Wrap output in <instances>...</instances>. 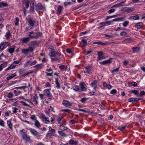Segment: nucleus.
Masks as SVG:
<instances>
[{"mask_svg": "<svg viewBox=\"0 0 145 145\" xmlns=\"http://www.w3.org/2000/svg\"><path fill=\"white\" fill-rule=\"evenodd\" d=\"M38 29H36V31H38ZM28 36L31 39H37L40 37L42 35V34L40 32L37 31L35 32L34 31H31L29 32Z\"/></svg>", "mask_w": 145, "mask_h": 145, "instance_id": "1", "label": "nucleus"}, {"mask_svg": "<svg viewBox=\"0 0 145 145\" xmlns=\"http://www.w3.org/2000/svg\"><path fill=\"white\" fill-rule=\"evenodd\" d=\"M21 134L23 138L25 140L26 142H29L30 143L32 142V140L30 139V137L25 132L23 131V130H22L20 131Z\"/></svg>", "mask_w": 145, "mask_h": 145, "instance_id": "2", "label": "nucleus"}, {"mask_svg": "<svg viewBox=\"0 0 145 145\" xmlns=\"http://www.w3.org/2000/svg\"><path fill=\"white\" fill-rule=\"evenodd\" d=\"M22 53L25 55H27L30 52H32L34 50V48L31 47H29L26 49H22Z\"/></svg>", "mask_w": 145, "mask_h": 145, "instance_id": "3", "label": "nucleus"}, {"mask_svg": "<svg viewBox=\"0 0 145 145\" xmlns=\"http://www.w3.org/2000/svg\"><path fill=\"white\" fill-rule=\"evenodd\" d=\"M134 10V8L133 7H124L122 9V11L127 13H130Z\"/></svg>", "mask_w": 145, "mask_h": 145, "instance_id": "4", "label": "nucleus"}, {"mask_svg": "<svg viewBox=\"0 0 145 145\" xmlns=\"http://www.w3.org/2000/svg\"><path fill=\"white\" fill-rule=\"evenodd\" d=\"M80 91H86L87 88L86 87L87 86L84 82H80Z\"/></svg>", "mask_w": 145, "mask_h": 145, "instance_id": "5", "label": "nucleus"}, {"mask_svg": "<svg viewBox=\"0 0 145 145\" xmlns=\"http://www.w3.org/2000/svg\"><path fill=\"white\" fill-rule=\"evenodd\" d=\"M50 53L51 54V57H59L61 56L60 52L58 51H53L50 52Z\"/></svg>", "mask_w": 145, "mask_h": 145, "instance_id": "6", "label": "nucleus"}, {"mask_svg": "<svg viewBox=\"0 0 145 145\" xmlns=\"http://www.w3.org/2000/svg\"><path fill=\"white\" fill-rule=\"evenodd\" d=\"M9 44L10 43L8 42H2L1 44L0 49L1 50H3L5 48L9 45Z\"/></svg>", "mask_w": 145, "mask_h": 145, "instance_id": "7", "label": "nucleus"}, {"mask_svg": "<svg viewBox=\"0 0 145 145\" xmlns=\"http://www.w3.org/2000/svg\"><path fill=\"white\" fill-rule=\"evenodd\" d=\"M40 115L42 119L43 120V122L45 123H48L50 122L48 118L44 114L41 113Z\"/></svg>", "mask_w": 145, "mask_h": 145, "instance_id": "8", "label": "nucleus"}, {"mask_svg": "<svg viewBox=\"0 0 145 145\" xmlns=\"http://www.w3.org/2000/svg\"><path fill=\"white\" fill-rule=\"evenodd\" d=\"M92 69V68L91 67L87 66L84 68L83 71L84 73H87L88 74H90L91 72Z\"/></svg>", "mask_w": 145, "mask_h": 145, "instance_id": "9", "label": "nucleus"}, {"mask_svg": "<svg viewBox=\"0 0 145 145\" xmlns=\"http://www.w3.org/2000/svg\"><path fill=\"white\" fill-rule=\"evenodd\" d=\"M62 104L63 105L66 107H69L72 106V103L71 102H70L66 100H63L62 102Z\"/></svg>", "mask_w": 145, "mask_h": 145, "instance_id": "10", "label": "nucleus"}, {"mask_svg": "<svg viewBox=\"0 0 145 145\" xmlns=\"http://www.w3.org/2000/svg\"><path fill=\"white\" fill-rule=\"evenodd\" d=\"M50 89H45L44 91V94L45 95L49 97H51L52 96V95L50 92Z\"/></svg>", "mask_w": 145, "mask_h": 145, "instance_id": "11", "label": "nucleus"}, {"mask_svg": "<svg viewBox=\"0 0 145 145\" xmlns=\"http://www.w3.org/2000/svg\"><path fill=\"white\" fill-rule=\"evenodd\" d=\"M7 123L9 128L10 129V130L12 131V130L13 125L11 122V120L10 119L7 120Z\"/></svg>", "mask_w": 145, "mask_h": 145, "instance_id": "12", "label": "nucleus"}, {"mask_svg": "<svg viewBox=\"0 0 145 145\" xmlns=\"http://www.w3.org/2000/svg\"><path fill=\"white\" fill-rule=\"evenodd\" d=\"M30 38L29 37H24L21 39V40L23 43L27 44L30 40Z\"/></svg>", "mask_w": 145, "mask_h": 145, "instance_id": "13", "label": "nucleus"}, {"mask_svg": "<svg viewBox=\"0 0 145 145\" xmlns=\"http://www.w3.org/2000/svg\"><path fill=\"white\" fill-rule=\"evenodd\" d=\"M38 97L37 95H35L33 96V101L34 102V105H36L39 104V102L38 101Z\"/></svg>", "mask_w": 145, "mask_h": 145, "instance_id": "14", "label": "nucleus"}, {"mask_svg": "<svg viewBox=\"0 0 145 145\" xmlns=\"http://www.w3.org/2000/svg\"><path fill=\"white\" fill-rule=\"evenodd\" d=\"M69 142L71 145H78V142L77 141L71 139L69 141Z\"/></svg>", "mask_w": 145, "mask_h": 145, "instance_id": "15", "label": "nucleus"}, {"mask_svg": "<svg viewBox=\"0 0 145 145\" xmlns=\"http://www.w3.org/2000/svg\"><path fill=\"white\" fill-rule=\"evenodd\" d=\"M29 24L30 26L31 27V29L32 28V27L34 25L35 22L32 19H30L28 21Z\"/></svg>", "mask_w": 145, "mask_h": 145, "instance_id": "16", "label": "nucleus"}, {"mask_svg": "<svg viewBox=\"0 0 145 145\" xmlns=\"http://www.w3.org/2000/svg\"><path fill=\"white\" fill-rule=\"evenodd\" d=\"M112 58H110L109 59L102 62L101 63L103 65H105L108 63H110L112 62Z\"/></svg>", "mask_w": 145, "mask_h": 145, "instance_id": "17", "label": "nucleus"}, {"mask_svg": "<svg viewBox=\"0 0 145 145\" xmlns=\"http://www.w3.org/2000/svg\"><path fill=\"white\" fill-rule=\"evenodd\" d=\"M29 130L31 133L33 135H38L39 133L35 130L32 129H30Z\"/></svg>", "mask_w": 145, "mask_h": 145, "instance_id": "18", "label": "nucleus"}, {"mask_svg": "<svg viewBox=\"0 0 145 145\" xmlns=\"http://www.w3.org/2000/svg\"><path fill=\"white\" fill-rule=\"evenodd\" d=\"M139 19V16L138 15H135L130 17L129 19L130 20H138Z\"/></svg>", "mask_w": 145, "mask_h": 145, "instance_id": "19", "label": "nucleus"}, {"mask_svg": "<svg viewBox=\"0 0 145 145\" xmlns=\"http://www.w3.org/2000/svg\"><path fill=\"white\" fill-rule=\"evenodd\" d=\"M132 49L134 53H138L139 52V48L138 47H134L132 48Z\"/></svg>", "mask_w": 145, "mask_h": 145, "instance_id": "20", "label": "nucleus"}, {"mask_svg": "<svg viewBox=\"0 0 145 145\" xmlns=\"http://www.w3.org/2000/svg\"><path fill=\"white\" fill-rule=\"evenodd\" d=\"M16 65L14 64V63H13L11 64L9 67L7 68L5 70L8 71L11 69H13L15 68L16 67Z\"/></svg>", "mask_w": 145, "mask_h": 145, "instance_id": "21", "label": "nucleus"}, {"mask_svg": "<svg viewBox=\"0 0 145 145\" xmlns=\"http://www.w3.org/2000/svg\"><path fill=\"white\" fill-rule=\"evenodd\" d=\"M16 72H15L14 74H12L11 75L7 77L6 78L7 80H9L13 78L16 76Z\"/></svg>", "mask_w": 145, "mask_h": 145, "instance_id": "22", "label": "nucleus"}, {"mask_svg": "<svg viewBox=\"0 0 145 145\" xmlns=\"http://www.w3.org/2000/svg\"><path fill=\"white\" fill-rule=\"evenodd\" d=\"M139 100L140 99L138 98H131L128 99V101L129 102H133L139 101Z\"/></svg>", "mask_w": 145, "mask_h": 145, "instance_id": "23", "label": "nucleus"}, {"mask_svg": "<svg viewBox=\"0 0 145 145\" xmlns=\"http://www.w3.org/2000/svg\"><path fill=\"white\" fill-rule=\"evenodd\" d=\"M55 83L56 85V87L57 89L60 88V85L58 82V78H55Z\"/></svg>", "mask_w": 145, "mask_h": 145, "instance_id": "24", "label": "nucleus"}, {"mask_svg": "<svg viewBox=\"0 0 145 145\" xmlns=\"http://www.w3.org/2000/svg\"><path fill=\"white\" fill-rule=\"evenodd\" d=\"M30 83L29 84L28 86H23L20 87H16L15 88L17 89H25L27 88L28 87H30Z\"/></svg>", "mask_w": 145, "mask_h": 145, "instance_id": "25", "label": "nucleus"}, {"mask_svg": "<svg viewBox=\"0 0 145 145\" xmlns=\"http://www.w3.org/2000/svg\"><path fill=\"white\" fill-rule=\"evenodd\" d=\"M24 1L25 4V7L26 8H28L29 7V4L30 3L31 1L29 0H26Z\"/></svg>", "mask_w": 145, "mask_h": 145, "instance_id": "26", "label": "nucleus"}, {"mask_svg": "<svg viewBox=\"0 0 145 145\" xmlns=\"http://www.w3.org/2000/svg\"><path fill=\"white\" fill-rule=\"evenodd\" d=\"M34 125L37 127L38 128H39L41 126L40 123L37 120H36L35 121Z\"/></svg>", "mask_w": 145, "mask_h": 145, "instance_id": "27", "label": "nucleus"}, {"mask_svg": "<svg viewBox=\"0 0 145 145\" xmlns=\"http://www.w3.org/2000/svg\"><path fill=\"white\" fill-rule=\"evenodd\" d=\"M20 103H21L23 105H24L25 106H28V107L30 108H31L29 105L27 104L26 103L24 102L21 101L20 102Z\"/></svg>", "mask_w": 145, "mask_h": 145, "instance_id": "28", "label": "nucleus"}, {"mask_svg": "<svg viewBox=\"0 0 145 145\" xmlns=\"http://www.w3.org/2000/svg\"><path fill=\"white\" fill-rule=\"evenodd\" d=\"M124 3V1H122L120 2V3L118 4H117L116 5H114L113 6L111 7V8L113 7H117L120 6H121L123 5H122V4Z\"/></svg>", "mask_w": 145, "mask_h": 145, "instance_id": "29", "label": "nucleus"}, {"mask_svg": "<svg viewBox=\"0 0 145 145\" xmlns=\"http://www.w3.org/2000/svg\"><path fill=\"white\" fill-rule=\"evenodd\" d=\"M143 24L141 22H139L136 24V25L138 29H140L142 26Z\"/></svg>", "mask_w": 145, "mask_h": 145, "instance_id": "30", "label": "nucleus"}, {"mask_svg": "<svg viewBox=\"0 0 145 145\" xmlns=\"http://www.w3.org/2000/svg\"><path fill=\"white\" fill-rule=\"evenodd\" d=\"M63 8L61 5H59L57 11V12L59 13V14H60L63 10Z\"/></svg>", "mask_w": 145, "mask_h": 145, "instance_id": "31", "label": "nucleus"}, {"mask_svg": "<svg viewBox=\"0 0 145 145\" xmlns=\"http://www.w3.org/2000/svg\"><path fill=\"white\" fill-rule=\"evenodd\" d=\"M58 132L59 134L62 137H65L66 136V134L62 131H58Z\"/></svg>", "mask_w": 145, "mask_h": 145, "instance_id": "32", "label": "nucleus"}, {"mask_svg": "<svg viewBox=\"0 0 145 145\" xmlns=\"http://www.w3.org/2000/svg\"><path fill=\"white\" fill-rule=\"evenodd\" d=\"M7 4L6 3H4L2 2H0V8L3 7H6L8 6Z\"/></svg>", "mask_w": 145, "mask_h": 145, "instance_id": "33", "label": "nucleus"}, {"mask_svg": "<svg viewBox=\"0 0 145 145\" xmlns=\"http://www.w3.org/2000/svg\"><path fill=\"white\" fill-rule=\"evenodd\" d=\"M73 89L77 91H80V88L79 86H75L73 87Z\"/></svg>", "mask_w": 145, "mask_h": 145, "instance_id": "34", "label": "nucleus"}, {"mask_svg": "<svg viewBox=\"0 0 145 145\" xmlns=\"http://www.w3.org/2000/svg\"><path fill=\"white\" fill-rule=\"evenodd\" d=\"M15 49V48H11L8 50L7 51L9 53L12 54L13 53Z\"/></svg>", "mask_w": 145, "mask_h": 145, "instance_id": "35", "label": "nucleus"}, {"mask_svg": "<svg viewBox=\"0 0 145 145\" xmlns=\"http://www.w3.org/2000/svg\"><path fill=\"white\" fill-rule=\"evenodd\" d=\"M132 41V39L131 38H128L125 39L123 40L124 42H130Z\"/></svg>", "mask_w": 145, "mask_h": 145, "instance_id": "36", "label": "nucleus"}, {"mask_svg": "<svg viewBox=\"0 0 145 145\" xmlns=\"http://www.w3.org/2000/svg\"><path fill=\"white\" fill-rule=\"evenodd\" d=\"M42 64H38L36 65L34 67L37 69H39L42 68Z\"/></svg>", "mask_w": 145, "mask_h": 145, "instance_id": "37", "label": "nucleus"}, {"mask_svg": "<svg viewBox=\"0 0 145 145\" xmlns=\"http://www.w3.org/2000/svg\"><path fill=\"white\" fill-rule=\"evenodd\" d=\"M59 68L61 69H63L66 71L67 69V66L66 65H60L59 66Z\"/></svg>", "mask_w": 145, "mask_h": 145, "instance_id": "38", "label": "nucleus"}, {"mask_svg": "<svg viewBox=\"0 0 145 145\" xmlns=\"http://www.w3.org/2000/svg\"><path fill=\"white\" fill-rule=\"evenodd\" d=\"M60 129L62 130H67V128L66 127H65L62 125H60L59 127Z\"/></svg>", "mask_w": 145, "mask_h": 145, "instance_id": "39", "label": "nucleus"}, {"mask_svg": "<svg viewBox=\"0 0 145 145\" xmlns=\"http://www.w3.org/2000/svg\"><path fill=\"white\" fill-rule=\"evenodd\" d=\"M131 92L132 93H134L135 95L138 96L139 95L138 93V91L137 90H133L131 91Z\"/></svg>", "mask_w": 145, "mask_h": 145, "instance_id": "40", "label": "nucleus"}, {"mask_svg": "<svg viewBox=\"0 0 145 145\" xmlns=\"http://www.w3.org/2000/svg\"><path fill=\"white\" fill-rule=\"evenodd\" d=\"M31 61H28L27 62L25 63L24 64L25 67H27L29 65L31 66Z\"/></svg>", "mask_w": 145, "mask_h": 145, "instance_id": "41", "label": "nucleus"}, {"mask_svg": "<svg viewBox=\"0 0 145 145\" xmlns=\"http://www.w3.org/2000/svg\"><path fill=\"white\" fill-rule=\"evenodd\" d=\"M0 126L2 127L5 126V122L4 121L0 118Z\"/></svg>", "mask_w": 145, "mask_h": 145, "instance_id": "42", "label": "nucleus"}, {"mask_svg": "<svg viewBox=\"0 0 145 145\" xmlns=\"http://www.w3.org/2000/svg\"><path fill=\"white\" fill-rule=\"evenodd\" d=\"M10 35V32L9 30H8L6 33V34L5 35V37L7 39L9 38Z\"/></svg>", "mask_w": 145, "mask_h": 145, "instance_id": "43", "label": "nucleus"}, {"mask_svg": "<svg viewBox=\"0 0 145 145\" xmlns=\"http://www.w3.org/2000/svg\"><path fill=\"white\" fill-rule=\"evenodd\" d=\"M13 96L14 95L12 93L9 92L7 95V97L9 98H10L13 97Z\"/></svg>", "mask_w": 145, "mask_h": 145, "instance_id": "44", "label": "nucleus"}, {"mask_svg": "<svg viewBox=\"0 0 145 145\" xmlns=\"http://www.w3.org/2000/svg\"><path fill=\"white\" fill-rule=\"evenodd\" d=\"M30 118L31 120L33 121H36V120H37L36 119V116L34 115H31Z\"/></svg>", "mask_w": 145, "mask_h": 145, "instance_id": "45", "label": "nucleus"}, {"mask_svg": "<svg viewBox=\"0 0 145 145\" xmlns=\"http://www.w3.org/2000/svg\"><path fill=\"white\" fill-rule=\"evenodd\" d=\"M7 63L6 62H3V63L0 65V66L1 67L2 69L3 67H5L7 65Z\"/></svg>", "mask_w": 145, "mask_h": 145, "instance_id": "46", "label": "nucleus"}, {"mask_svg": "<svg viewBox=\"0 0 145 145\" xmlns=\"http://www.w3.org/2000/svg\"><path fill=\"white\" fill-rule=\"evenodd\" d=\"M51 59L52 61H58L59 62V60H60V58L59 57H56V58H51Z\"/></svg>", "mask_w": 145, "mask_h": 145, "instance_id": "47", "label": "nucleus"}, {"mask_svg": "<svg viewBox=\"0 0 145 145\" xmlns=\"http://www.w3.org/2000/svg\"><path fill=\"white\" fill-rule=\"evenodd\" d=\"M49 130L48 131V132L47 134L48 135V134H49L50 133H51L50 131H52V132H55V130L54 129H52V128L51 127H49Z\"/></svg>", "mask_w": 145, "mask_h": 145, "instance_id": "48", "label": "nucleus"}, {"mask_svg": "<svg viewBox=\"0 0 145 145\" xmlns=\"http://www.w3.org/2000/svg\"><path fill=\"white\" fill-rule=\"evenodd\" d=\"M82 42L83 43V46H86L87 45V42L86 40L84 39H82Z\"/></svg>", "mask_w": 145, "mask_h": 145, "instance_id": "49", "label": "nucleus"}, {"mask_svg": "<svg viewBox=\"0 0 145 145\" xmlns=\"http://www.w3.org/2000/svg\"><path fill=\"white\" fill-rule=\"evenodd\" d=\"M37 6L40 9H42L43 8V6L40 3H38Z\"/></svg>", "mask_w": 145, "mask_h": 145, "instance_id": "50", "label": "nucleus"}, {"mask_svg": "<svg viewBox=\"0 0 145 145\" xmlns=\"http://www.w3.org/2000/svg\"><path fill=\"white\" fill-rule=\"evenodd\" d=\"M129 22L128 21H125L123 23V25L124 27H126L127 26V25L129 23Z\"/></svg>", "mask_w": 145, "mask_h": 145, "instance_id": "51", "label": "nucleus"}, {"mask_svg": "<svg viewBox=\"0 0 145 145\" xmlns=\"http://www.w3.org/2000/svg\"><path fill=\"white\" fill-rule=\"evenodd\" d=\"M97 83V82L96 80H94V81L91 83V86L92 87L97 86L96 84Z\"/></svg>", "mask_w": 145, "mask_h": 145, "instance_id": "52", "label": "nucleus"}, {"mask_svg": "<svg viewBox=\"0 0 145 145\" xmlns=\"http://www.w3.org/2000/svg\"><path fill=\"white\" fill-rule=\"evenodd\" d=\"M117 92V91L116 89H114L112 90L110 92V93L111 94H113L115 95Z\"/></svg>", "mask_w": 145, "mask_h": 145, "instance_id": "53", "label": "nucleus"}, {"mask_svg": "<svg viewBox=\"0 0 145 145\" xmlns=\"http://www.w3.org/2000/svg\"><path fill=\"white\" fill-rule=\"evenodd\" d=\"M119 67L116 69H114L112 71V73H114L115 72H118L119 70Z\"/></svg>", "mask_w": 145, "mask_h": 145, "instance_id": "54", "label": "nucleus"}, {"mask_svg": "<svg viewBox=\"0 0 145 145\" xmlns=\"http://www.w3.org/2000/svg\"><path fill=\"white\" fill-rule=\"evenodd\" d=\"M121 18H117L116 19H113L112 20L111 22L112 23V22H113L120 21L121 20Z\"/></svg>", "mask_w": 145, "mask_h": 145, "instance_id": "55", "label": "nucleus"}, {"mask_svg": "<svg viewBox=\"0 0 145 145\" xmlns=\"http://www.w3.org/2000/svg\"><path fill=\"white\" fill-rule=\"evenodd\" d=\"M127 126L126 125H125L123 127H118V129L120 130L121 131L124 130L125 128L127 127Z\"/></svg>", "mask_w": 145, "mask_h": 145, "instance_id": "56", "label": "nucleus"}, {"mask_svg": "<svg viewBox=\"0 0 145 145\" xmlns=\"http://www.w3.org/2000/svg\"><path fill=\"white\" fill-rule=\"evenodd\" d=\"M105 23V22H103L101 23H100V25H101V26L99 27L101 28L103 27L106 26V24Z\"/></svg>", "mask_w": 145, "mask_h": 145, "instance_id": "57", "label": "nucleus"}, {"mask_svg": "<svg viewBox=\"0 0 145 145\" xmlns=\"http://www.w3.org/2000/svg\"><path fill=\"white\" fill-rule=\"evenodd\" d=\"M63 118V117H62L61 118L58 117L57 118V121H58V123L60 124L61 123V121L62 119Z\"/></svg>", "mask_w": 145, "mask_h": 145, "instance_id": "58", "label": "nucleus"}, {"mask_svg": "<svg viewBox=\"0 0 145 145\" xmlns=\"http://www.w3.org/2000/svg\"><path fill=\"white\" fill-rule=\"evenodd\" d=\"M127 33L125 31H122L121 32L120 34V35L121 36H125L126 35Z\"/></svg>", "mask_w": 145, "mask_h": 145, "instance_id": "59", "label": "nucleus"}, {"mask_svg": "<svg viewBox=\"0 0 145 145\" xmlns=\"http://www.w3.org/2000/svg\"><path fill=\"white\" fill-rule=\"evenodd\" d=\"M115 11V9H114V8H112V9H111L110 10L108 11V13L109 14H111L112 13L114 12Z\"/></svg>", "mask_w": 145, "mask_h": 145, "instance_id": "60", "label": "nucleus"}, {"mask_svg": "<svg viewBox=\"0 0 145 145\" xmlns=\"http://www.w3.org/2000/svg\"><path fill=\"white\" fill-rule=\"evenodd\" d=\"M72 3V2H64V4L65 6H66L68 5H71Z\"/></svg>", "mask_w": 145, "mask_h": 145, "instance_id": "61", "label": "nucleus"}, {"mask_svg": "<svg viewBox=\"0 0 145 145\" xmlns=\"http://www.w3.org/2000/svg\"><path fill=\"white\" fill-rule=\"evenodd\" d=\"M95 44H101V45H105L107 44L106 43H103V42H95Z\"/></svg>", "mask_w": 145, "mask_h": 145, "instance_id": "62", "label": "nucleus"}, {"mask_svg": "<svg viewBox=\"0 0 145 145\" xmlns=\"http://www.w3.org/2000/svg\"><path fill=\"white\" fill-rule=\"evenodd\" d=\"M34 7V3L33 1H31L30 2V7Z\"/></svg>", "mask_w": 145, "mask_h": 145, "instance_id": "63", "label": "nucleus"}, {"mask_svg": "<svg viewBox=\"0 0 145 145\" xmlns=\"http://www.w3.org/2000/svg\"><path fill=\"white\" fill-rule=\"evenodd\" d=\"M87 100V99L86 98H84L81 100V101L82 103H85Z\"/></svg>", "mask_w": 145, "mask_h": 145, "instance_id": "64", "label": "nucleus"}]
</instances>
